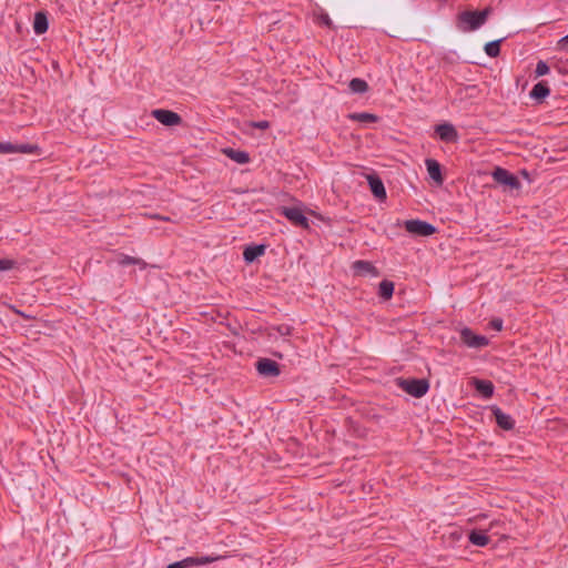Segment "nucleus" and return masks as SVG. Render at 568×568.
I'll return each instance as SVG.
<instances>
[{
  "label": "nucleus",
  "mask_w": 568,
  "mask_h": 568,
  "mask_svg": "<svg viewBox=\"0 0 568 568\" xmlns=\"http://www.w3.org/2000/svg\"><path fill=\"white\" fill-rule=\"evenodd\" d=\"M397 385L416 398L423 397L429 389V383L425 378H397Z\"/></svg>",
  "instance_id": "obj_2"
},
{
  "label": "nucleus",
  "mask_w": 568,
  "mask_h": 568,
  "mask_svg": "<svg viewBox=\"0 0 568 568\" xmlns=\"http://www.w3.org/2000/svg\"><path fill=\"white\" fill-rule=\"evenodd\" d=\"M504 321L500 317H495L489 322V327L495 331L503 329Z\"/></svg>",
  "instance_id": "obj_29"
},
{
  "label": "nucleus",
  "mask_w": 568,
  "mask_h": 568,
  "mask_svg": "<svg viewBox=\"0 0 568 568\" xmlns=\"http://www.w3.org/2000/svg\"><path fill=\"white\" fill-rule=\"evenodd\" d=\"M366 179H367V182H368L369 190H371L372 194L378 201L386 200L387 194H386V190H385V186H384V183H383L382 179L377 174H375V173L367 174Z\"/></svg>",
  "instance_id": "obj_12"
},
{
  "label": "nucleus",
  "mask_w": 568,
  "mask_h": 568,
  "mask_svg": "<svg viewBox=\"0 0 568 568\" xmlns=\"http://www.w3.org/2000/svg\"><path fill=\"white\" fill-rule=\"evenodd\" d=\"M491 175L493 179L501 185L509 186L510 189L520 187V182L518 178L504 168H495Z\"/></svg>",
  "instance_id": "obj_7"
},
{
  "label": "nucleus",
  "mask_w": 568,
  "mask_h": 568,
  "mask_svg": "<svg viewBox=\"0 0 568 568\" xmlns=\"http://www.w3.org/2000/svg\"><path fill=\"white\" fill-rule=\"evenodd\" d=\"M39 150V146L30 143H12V142H0V153H24L34 154Z\"/></svg>",
  "instance_id": "obj_6"
},
{
  "label": "nucleus",
  "mask_w": 568,
  "mask_h": 568,
  "mask_svg": "<svg viewBox=\"0 0 568 568\" xmlns=\"http://www.w3.org/2000/svg\"><path fill=\"white\" fill-rule=\"evenodd\" d=\"M471 385L485 398H490L494 395L495 386L488 379L473 378Z\"/></svg>",
  "instance_id": "obj_15"
},
{
  "label": "nucleus",
  "mask_w": 568,
  "mask_h": 568,
  "mask_svg": "<svg viewBox=\"0 0 568 568\" xmlns=\"http://www.w3.org/2000/svg\"><path fill=\"white\" fill-rule=\"evenodd\" d=\"M394 293V283L388 280H383L378 286V296L384 301L390 300Z\"/></svg>",
  "instance_id": "obj_23"
},
{
  "label": "nucleus",
  "mask_w": 568,
  "mask_h": 568,
  "mask_svg": "<svg viewBox=\"0 0 568 568\" xmlns=\"http://www.w3.org/2000/svg\"><path fill=\"white\" fill-rule=\"evenodd\" d=\"M18 268V262L12 258H0V272Z\"/></svg>",
  "instance_id": "obj_26"
},
{
  "label": "nucleus",
  "mask_w": 568,
  "mask_h": 568,
  "mask_svg": "<svg viewBox=\"0 0 568 568\" xmlns=\"http://www.w3.org/2000/svg\"><path fill=\"white\" fill-rule=\"evenodd\" d=\"M255 368L262 377H276L281 374V366L271 358L262 357L255 362Z\"/></svg>",
  "instance_id": "obj_5"
},
{
  "label": "nucleus",
  "mask_w": 568,
  "mask_h": 568,
  "mask_svg": "<svg viewBox=\"0 0 568 568\" xmlns=\"http://www.w3.org/2000/svg\"><path fill=\"white\" fill-rule=\"evenodd\" d=\"M505 38L487 42L484 47L485 53L490 58H497L500 54V44Z\"/></svg>",
  "instance_id": "obj_25"
},
{
  "label": "nucleus",
  "mask_w": 568,
  "mask_h": 568,
  "mask_svg": "<svg viewBox=\"0 0 568 568\" xmlns=\"http://www.w3.org/2000/svg\"><path fill=\"white\" fill-rule=\"evenodd\" d=\"M548 73H549L548 64L545 61L540 60L537 63L536 69H535L536 77L539 78V77L546 75Z\"/></svg>",
  "instance_id": "obj_27"
},
{
  "label": "nucleus",
  "mask_w": 568,
  "mask_h": 568,
  "mask_svg": "<svg viewBox=\"0 0 568 568\" xmlns=\"http://www.w3.org/2000/svg\"><path fill=\"white\" fill-rule=\"evenodd\" d=\"M49 29V19L47 11H38L33 19V31L36 34H44Z\"/></svg>",
  "instance_id": "obj_16"
},
{
  "label": "nucleus",
  "mask_w": 568,
  "mask_h": 568,
  "mask_svg": "<svg viewBox=\"0 0 568 568\" xmlns=\"http://www.w3.org/2000/svg\"><path fill=\"white\" fill-rule=\"evenodd\" d=\"M152 217H153V219L161 220V221H170V217H168V216H162V215H159V214L152 215Z\"/></svg>",
  "instance_id": "obj_32"
},
{
  "label": "nucleus",
  "mask_w": 568,
  "mask_h": 568,
  "mask_svg": "<svg viewBox=\"0 0 568 568\" xmlns=\"http://www.w3.org/2000/svg\"><path fill=\"white\" fill-rule=\"evenodd\" d=\"M118 263L121 266H128V265H138L141 270L146 268L148 264L144 260L140 257H133L125 254H120L118 258Z\"/></svg>",
  "instance_id": "obj_21"
},
{
  "label": "nucleus",
  "mask_w": 568,
  "mask_h": 568,
  "mask_svg": "<svg viewBox=\"0 0 568 568\" xmlns=\"http://www.w3.org/2000/svg\"><path fill=\"white\" fill-rule=\"evenodd\" d=\"M348 119L361 123H375L379 120L376 114L368 112H355L348 114Z\"/></svg>",
  "instance_id": "obj_22"
},
{
  "label": "nucleus",
  "mask_w": 568,
  "mask_h": 568,
  "mask_svg": "<svg viewBox=\"0 0 568 568\" xmlns=\"http://www.w3.org/2000/svg\"><path fill=\"white\" fill-rule=\"evenodd\" d=\"M282 215H284L290 222H292L295 226H300L303 229H308L310 223L308 219L304 215L303 211L298 207L292 206H283L281 209Z\"/></svg>",
  "instance_id": "obj_9"
},
{
  "label": "nucleus",
  "mask_w": 568,
  "mask_h": 568,
  "mask_svg": "<svg viewBox=\"0 0 568 568\" xmlns=\"http://www.w3.org/2000/svg\"><path fill=\"white\" fill-rule=\"evenodd\" d=\"M468 540L475 546L485 547L489 544L490 538L483 530L474 529L468 534Z\"/></svg>",
  "instance_id": "obj_19"
},
{
  "label": "nucleus",
  "mask_w": 568,
  "mask_h": 568,
  "mask_svg": "<svg viewBox=\"0 0 568 568\" xmlns=\"http://www.w3.org/2000/svg\"><path fill=\"white\" fill-rule=\"evenodd\" d=\"M251 126L252 128H255V129H260V130H266L270 128V122L268 121H256V122H252L251 123Z\"/></svg>",
  "instance_id": "obj_30"
},
{
  "label": "nucleus",
  "mask_w": 568,
  "mask_h": 568,
  "mask_svg": "<svg viewBox=\"0 0 568 568\" xmlns=\"http://www.w3.org/2000/svg\"><path fill=\"white\" fill-rule=\"evenodd\" d=\"M425 165L428 172L429 178L437 184L442 185L444 183V175L442 173V165L435 159H426Z\"/></svg>",
  "instance_id": "obj_13"
},
{
  "label": "nucleus",
  "mask_w": 568,
  "mask_h": 568,
  "mask_svg": "<svg viewBox=\"0 0 568 568\" xmlns=\"http://www.w3.org/2000/svg\"><path fill=\"white\" fill-rule=\"evenodd\" d=\"M460 341L470 348H483L489 344V339L484 335H477L469 327L460 329Z\"/></svg>",
  "instance_id": "obj_4"
},
{
  "label": "nucleus",
  "mask_w": 568,
  "mask_h": 568,
  "mask_svg": "<svg viewBox=\"0 0 568 568\" xmlns=\"http://www.w3.org/2000/svg\"><path fill=\"white\" fill-rule=\"evenodd\" d=\"M353 271L356 275L365 276L368 274L377 275L378 272L376 267L367 261L358 260L353 263Z\"/></svg>",
  "instance_id": "obj_17"
},
{
  "label": "nucleus",
  "mask_w": 568,
  "mask_h": 568,
  "mask_svg": "<svg viewBox=\"0 0 568 568\" xmlns=\"http://www.w3.org/2000/svg\"><path fill=\"white\" fill-rule=\"evenodd\" d=\"M489 409L493 416L495 417V422L498 425V427H500L504 430L514 429L515 419L510 415L504 413L501 408L498 407L497 405H491Z\"/></svg>",
  "instance_id": "obj_11"
},
{
  "label": "nucleus",
  "mask_w": 568,
  "mask_h": 568,
  "mask_svg": "<svg viewBox=\"0 0 568 568\" xmlns=\"http://www.w3.org/2000/svg\"><path fill=\"white\" fill-rule=\"evenodd\" d=\"M404 225L408 233L418 236H430L437 231L433 224L422 220H407Z\"/></svg>",
  "instance_id": "obj_3"
},
{
  "label": "nucleus",
  "mask_w": 568,
  "mask_h": 568,
  "mask_svg": "<svg viewBox=\"0 0 568 568\" xmlns=\"http://www.w3.org/2000/svg\"><path fill=\"white\" fill-rule=\"evenodd\" d=\"M9 307H10V310H11L14 314L19 315L20 317H22V318H24V320H30V318H31L29 315H27V314H26V313H23L22 311L18 310L16 306L10 305Z\"/></svg>",
  "instance_id": "obj_31"
},
{
  "label": "nucleus",
  "mask_w": 568,
  "mask_h": 568,
  "mask_svg": "<svg viewBox=\"0 0 568 568\" xmlns=\"http://www.w3.org/2000/svg\"><path fill=\"white\" fill-rule=\"evenodd\" d=\"M435 133L437 134L438 139L445 143H456L459 139L458 131L449 122L435 125Z\"/></svg>",
  "instance_id": "obj_10"
},
{
  "label": "nucleus",
  "mask_w": 568,
  "mask_h": 568,
  "mask_svg": "<svg viewBox=\"0 0 568 568\" xmlns=\"http://www.w3.org/2000/svg\"><path fill=\"white\" fill-rule=\"evenodd\" d=\"M152 116L165 126H174L182 123V118L179 113L166 110L155 109L151 112Z\"/></svg>",
  "instance_id": "obj_8"
},
{
  "label": "nucleus",
  "mask_w": 568,
  "mask_h": 568,
  "mask_svg": "<svg viewBox=\"0 0 568 568\" xmlns=\"http://www.w3.org/2000/svg\"><path fill=\"white\" fill-rule=\"evenodd\" d=\"M267 245L265 244H253L244 248L243 258L246 263H253L260 256L265 254Z\"/></svg>",
  "instance_id": "obj_14"
},
{
  "label": "nucleus",
  "mask_w": 568,
  "mask_h": 568,
  "mask_svg": "<svg viewBox=\"0 0 568 568\" xmlns=\"http://www.w3.org/2000/svg\"><path fill=\"white\" fill-rule=\"evenodd\" d=\"M288 329H290L288 327H285V329L280 328V332H281L282 334H287V333H288Z\"/></svg>",
  "instance_id": "obj_34"
},
{
  "label": "nucleus",
  "mask_w": 568,
  "mask_h": 568,
  "mask_svg": "<svg viewBox=\"0 0 568 568\" xmlns=\"http://www.w3.org/2000/svg\"><path fill=\"white\" fill-rule=\"evenodd\" d=\"M556 49L558 51L568 52V34L558 40Z\"/></svg>",
  "instance_id": "obj_28"
},
{
  "label": "nucleus",
  "mask_w": 568,
  "mask_h": 568,
  "mask_svg": "<svg viewBox=\"0 0 568 568\" xmlns=\"http://www.w3.org/2000/svg\"><path fill=\"white\" fill-rule=\"evenodd\" d=\"M224 153L226 154V156L231 160H233L234 162L239 163V164H246L250 162V154L245 151H241V150H235V149H226L224 150Z\"/></svg>",
  "instance_id": "obj_20"
},
{
  "label": "nucleus",
  "mask_w": 568,
  "mask_h": 568,
  "mask_svg": "<svg viewBox=\"0 0 568 568\" xmlns=\"http://www.w3.org/2000/svg\"><path fill=\"white\" fill-rule=\"evenodd\" d=\"M549 94L550 89L546 81H540L536 83L529 93L530 98L536 100L537 102H542Z\"/></svg>",
  "instance_id": "obj_18"
},
{
  "label": "nucleus",
  "mask_w": 568,
  "mask_h": 568,
  "mask_svg": "<svg viewBox=\"0 0 568 568\" xmlns=\"http://www.w3.org/2000/svg\"><path fill=\"white\" fill-rule=\"evenodd\" d=\"M491 12V7H487L481 11H462L457 14L456 27L462 32H470L478 30L481 26L486 23Z\"/></svg>",
  "instance_id": "obj_1"
},
{
  "label": "nucleus",
  "mask_w": 568,
  "mask_h": 568,
  "mask_svg": "<svg viewBox=\"0 0 568 568\" xmlns=\"http://www.w3.org/2000/svg\"><path fill=\"white\" fill-rule=\"evenodd\" d=\"M348 88L352 93L363 94L369 89L367 82L361 78H354L349 81Z\"/></svg>",
  "instance_id": "obj_24"
},
{
  "label": "nucleus",
  "mask_w": 568,
  "mask_h": 568,
  "mask_svg": "<svg viewBox=\"0 0 568 568\" xmlns=\"http://www.w3.org/2000/svg\"><path fill=\"white\" fill-rule=\"evenodd\" d=\"M323 22L327 26V27H331L332 26V21L329 19L328 16H325L324 19H323Z\"/></svg>",
  "instance_id": "obj_33"
}]
</instances>
